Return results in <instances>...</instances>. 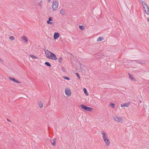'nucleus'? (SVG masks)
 <instances>
[{"label": "nucleus", "instance_id": "obj_23", "mask_svg": "<svg viewBox=\"0 0 149 149\" xmlns=\"http://www.w3.org/2000/svg\"><path fill=\"white\" fill-rule=\"evenodd\" d=\"M63 60V58L62 57H61L59 58H58V62L61 63H62V61Z\"/></svg>", "mask_w": 149, "mask_h": 149}, {"label": "nucleus", "instance_id": "obj_24", "mask_svg": "<svg viewBox=\"0 0 149 149\" xmlns=\"http://www.w3.org/2000/svg\"><path fill=\"white\" fill-rule=\"evenodd\" d=\"M84 93L86 94V95H88V93L87 92V90L86 88H84Z\"/></svg>", "mask_w": 149, "mask_h": 149}, {"label": "nucleus", "instance_id": "obj_25", "mask_svg": "<svg viewBox=\"0 0 149 149\" xmlns=\"http://www.w3.org/2000/svg\"><path fill=\"white\" fill-rule=\"evenodd\" d=\"M84 26L83 25H79V28L81 30H83L84 29Z\"/></svg>", "mask_w": 149, "mask_h": 149}, {"label": "nucleus", "instance_id": "obj_26", "mask_svg": "<svg viewBox=\"0 0 149 149\" xmlns=\"http://www.w3.org/2000/svg\"><path fill=\"white\" fill-rule=\"evenodd\" d=\"M63 78L65 79H66L67 80H70V79L69 78V77H65V76H63Z\"/></svg>", "mask_w": 149, "mask_h": 149}, {"label": "nucleus", "instance_id": "obj_16", "mask_svg": "<svg viewBox=\"0 0 149 149\" xmlns=\"http://www.w3.org/2000/svg\"><path fill=\"white\" fill-rule=\"evenodd\" d=\"M103 40V38L101 37H100L97 38V41H100Z\"/></svg>", "mask_w": 149, "mask_h": 149}, {"label": "nucleus", "instance_id": "obj_21", "mask_svg": "<svg viewBox=\"0 0 149 149\" xmlns=\"http://www.w3.org/2000/svg\"><path fill=\"white\" fill-rule=\"evenodd\" d=\"M45 64L48 66L50 67L51 66V65L49 62H46L45 63Z\"/></svg>", "mask_w": 149, "mask_h": 149}, {"label": "nucleus", "instance_id": "obj_13", "mask_svg": "<svg viewBox=\"0 0 149 149\" xmlns=\"http://www.w3.org/2000/svg\"><path fill=\"white\" fill-rule=\"evenodd\" d=\"M22 38L25 42H26L28 41L26 37L25 36H22Z\"/></svg>", "mask_w": 149, "mask_h": 149}, {"label": "nucleus", "instance_id": "obj_32", "mask_svg": "<svg viewBox=\"0 0 149 149\" xmlns=\"http://www.w3.org/2000/svg\"><path fill=\"white\" fill-rule=\"evenodd\" d=\"M147 21H149V19L148 18H147Z\"/></svg>", "mask_w": 149, "mask_h": 149}, {"label": "nucleus", "instance_id": "obj_29", "mask_svg": "<svg viewBox=\"0 0 149 149\" xmlns=\"http://www.w3.org/2000/svg\"><path fill=\"white\" fill-rule=\"evenodd\" d=\"M110 105L111 106V107L112 108H115V105L113 103H111V104H110Z\"/></svg>", "mask_w": 149, "mask_h": 149}, {"label": "nucleus", "instance_id": "obj_4", "mask_svg": "<svg viewBox=\"0 0 149 149\" xmlns=\"http://www.w3.org/2000/svg\"><path fill=\"white\" fill-rule=\"evenodd\" d=\"M105 143V145L107 146H109L110 143L109 139L108 137L103 139Z\"/></svg>", "mask_w": 149, "mask_h": 149}, {"label": "nucleus", "instance_id": "obj_14", "mask_svg": "<svg viewBox=\"0 0 149 149\" xmlns=\"http://www.w3.org/2000/svg\"><path fill=\"white\" fill-rule=\"evenodd\" d=\"M93 110V109L91 107H87L86 109V111H88L89 112H91Z\"/></svg>", "mask_w": 149, "mask_h": 149}, {"label": "nucleus", "instance_id": "obj_15", "mask_svg": "<svg viewBox=\"0 0 149 149\" xmlns=\"http://www.w3.org/2000/svg\"><path fill=\"white\" fill-rule=\"evenodd\" d=\"M38 105L40 108H42V107L43 105V103L42 101H39L38 102Z\"/></svg>", "mask_w": 149, "mask_h": 149}, {"label": "nucleus", "instance_id": "obj_31", "mask_svg": "<svg viewBox=\"0 0 149 149\" xmlns=\"http://www.w3.org/2000/svg\"><path fill=\"white\" fill-rule=\"evenodd\" d=\"M7 120L9 122H10L11 123H12V122H11V121L9 119H7Z\"/></svg>", "mask_w": 149, "mask_h": 149}, {"label": "nucleus", "instance_id": "obj_19", "mask_svg": "<svg viewBox=\"0 0 149 149\" xmlns=\"http://www.w3.org/2000/svg\"><path fill=\"white\" fill-rule=\"evenodd\" d=\"M60 13L62 15H64L65 14V12L63 9H61L60 11Z\"/></svg>", "mask_w": 149, "mask_h": 149}, {"label": "nucleus", "instance_id": "obj_18", "mask_svg": "<svg viewBox=\"0 0 149 149\" xmlns=\"http://www.w3.org/2000/svg\"><path fill=\"white\" fill-rule=\"evenodd\" d=\"M142 4L143 6V8H144L145 7H146V6H147V5L146 4V3H145L143 1H142Z\"/></svg>", "mask_w": 149, "mask_h": 149}, {"label": "nucleus", "instance_id": "obj_10", "mask_svg": "<svg viewBox=\"0 0 149 149\" xmlns=\"http://www.w3.org/2000/svg\"><path fill=\"white\" fill-rule=\"evenodd\" d=\"M54 38L55 40H56L59 37V34L58 32H55L54 35Z\"/></svg>", "mask_w": 149, "mask_h": 149}, {"label": "nucleus", "instance_id": "obj_11", "mask_svg": "<svg viewBox=\"0 0 149 149\" xmlns=\"http://www.w3.org/2000/svg\"><path fill=\"white\" fill-rule=\"evenodd\" d=\"M53 20L52 18L51 17H50L49 18V19L47 21V23L48 24H50L51 25H52L53 24V22L51 21Z\"/></svg>", "mask_w": 149, "mask_h": 149}, {"label": "nucleus", "instance_id": "obj_7", "mask_svg": "<svg viewBox=\"0 0 149 149\" xmlns=\"http://www.w3.org/2000/svg\"><path fill=\"white\" fill-rule=\"evenodd\" d=\"M50 141L51 142V143L52 145L55 146L56 145V139L55 138L53 140L51 139H50Z\"/></svg>", "mask_w": 149, "mask_h": 149}, {"label": "nucleus", "instance_id": "obj_20", "mask_svg": "<svg viewBox=\"0 0 149 149\" xmlns=\"http://www.w3.org/2000/svg\"><path fill=\"white\" fill-rule=\"evenodd\" d=\"M29 56L31 57L33 59L34 58L36 59V58H38L37 57H36V56H35L33 55H29Z\"/></svg>", "mask_w": 149, "mask_h": 149}, {"label": "nucleus", "instance_id": "obj_1", "mask_svg": "<svg viewBox=\"0 0 149 149\" xmlns=\"http://www.w3.org/2000/svg\"><path fill=\"white\" fill-rule=\"evenodd\" d=\"M45 52L46 56L48 59L55 61L57 59L56 55L48 50H45Z\"/></svg>", "mask_w": 149, "mask_h": 149}, {"label": "nucleus", "instance_id": "obj_5", "mask_svg": "<svg viewBox=\"0 0 149 149\" xmlns=\"http://www.w3.org/2000/svg\"><path fill=\"white\" fill-rule=\"evenodd\" d=\"M65 93L66 95L68 97H70L71 95V92L70 90L68 88H65Z\"/></svg>", "mask_w": 149, "mask_h": 149}, {"label": "nucleus", "instance_id": "obj_17", "mask_svg": "<svg viewBox=\"0 0 149 149\" xmlns=\"http://www.w3.org/2000/svg\"><path fill=\"white\" fill-rule=\"evenodd\" d=\"M81 107L82 109L85 110L86 111L87 108V106L84 105H81Z\"/></svg>", "mask_w": 149, "mask_h": 149}, {"label": "nucleus", "instance_id": "obj_28", "mask_svg": "<svg viewBox=\"0 0 149 149\" xmlns=\"http://www.w3.org/2000/svg\"><path fill=\"white\" fill-rule=\"evenodd\" d=\"M10 39L11 40H15L13 36H11L9 37Z\"/></svg>", "mask_w": 149, "mask_h": 149}, {"label": "nucleus", "instance_id": "obj_6", "mask_svg": "<svg viewBox=\"0 0 149 149\" xmlns=\"http://www.w3.org/2000/svg\"><path fill=\"white\" fill-rule=\"evenodd\" d=\"M101 134H102V137L103 139L108 137L107 134L104 131H101Z\"/></svg>", "mask_w": 149, "mask_h": 149}, {"label": "nucleus", "instance_id": "obj_9", "mask_svg": "<svg viewBox=\"0 0 149 149\" xmlns=\"http://www.w3.org/2000/svg\"><path fill=\"white\" fill-rule=\"evenodd\" d=\"M130 104V102H129L127 103H124L123 104H121L120 106L122 107H128L129 106Z\"/></svg>", "mask_w": 149, "mask_h": 149}, {"label": "nucleus", "instance_id": "obj_33", "mask_svg": "<svg viewBox=\"0 0 149 149\" xmlns=\"http://www.w3.org/2000/svg\"><path fill=\"white\" fill-rule=\"evenodd\" d=\"M51 0H48V2H50Z\"/></svg>", "mask_w": 149, "mask_h": 149}, {"label": "nucleus", "instance_id": "obj_2", "mask_svg": "<svg viewBox=\"0 0 149 149\" xmlns=\"http://www.w3.org/2000/svg\"><path fill=\"white\" fill-rule=\"evenodd\" d=\"M113 118L114 121L117 122L122 123L123 122V120L122 117L120 116L115 115L113 116Z\"/></svg>", "mask_w": 149, "mask_h": 149}, {"label": "nucleus", "instance_id": "obj_12", "mask_svg": "<svg viewBox=\"0 0 149 149\" xmlns=\"http://www.w3.org/2000/svg\"><path fill=\"white\" fill-rule=\"evenodd\" d=\"M9 78L10 80L13 81L14 82H16L17 83H19V82L18 81L16 80L15 79H14L13 78L9 77Z\"/></svg>", "mask_w": 149, "mask_h": 149}, {"label": "nucleus", "instance_id": "obj_27", "mask_svg": "<svg viewBox=\"0 0 149 149\" xmlns=\"http://www.w3.org/2000/svg\"><path fill=\"white\" fill-rule=\"evenodd\" d=\"M137 62L138 63H139L140 64H143L144 63V62H143L141 61H138Z\"/></svg>", "mask_w": 149, "mask_h": 149}, {"label": "nucleus", "instance_id": "obj_8", "mask_svg": "<svg viewBox=\"0 0 149 149\" xmlns=\"http://www.w3.org/2000/svg\"><path fill=\"white\" fill-rule=\"evenodd\" d=\"M145 13L148 15H149V8L148 6H146V7L143 8Z\"/></svg>", "mask_w": 149, "mask_h": 149}, {"label": "nucleus", "instance_id": "obj_30", "mask_svg": "<svg viewBox=\"0 0 149 149\" xmlns=\"http://www.w3.org/2000/svg\"><path fill=\"white\" fill-rule=\"evenodd\" d=\"M76 74L77 75V77H78L79 79L80 78V76L79 74L77 73H76Z\"/></svg>", "mask_w": 149, "mask_h": 149}, {"label": "nucleus", "instance_id": "obj_3", "mask_svg": "<svg viewBox=\"0 0 149 149\" xmlns=\"http://www.w3.org/2000/svg\"><path fill=\"white\" fill-rule=\"evenodd\" d=\"M58 0H54L53 1L52 9L54 11H56L58 7Z\"/></svg>", "mask_w": 149, "mask_h": 149}, {"label": "nucleus", "instance_id": "obj_22", "mask_svg": "<svg viewBox=\"0 0 149 149\" xmlns=\"http://www.w3.org/2000/svg\"><path fill=\"white\" fill-rule=\"evenodd\" d=\"M129 77L131 81H134L135 79L133 78V77L130 74H129Z\"/></svg>", "mask_w": 149, "mask_h": 149}]
</instances>
